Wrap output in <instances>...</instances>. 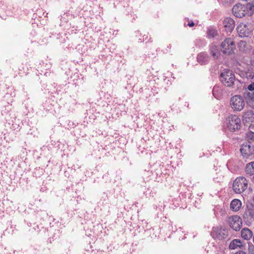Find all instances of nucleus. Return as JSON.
Listing matches in <instances>:
<instances>
[{"instance_id": "obj_1", "label": "nucleus", "mask_w": 254, "mask_h": 254, "mask_svg": "<svg viewBox=\"0 0 254 254\" xmlns=\"http://www.w3.org/2000/svg\"><path fill=\"white\" fill-rule=\"evenodd\" d=\"M232 12L233 14L238 18L251 16L254 12V5L251 3H247L246 4L239 3L233 6Z\"/></svg>"}, {"instance_id": "obj_2", "label": "nucleus", "mask_w": 254, "mask_h": 254, "mask_svg": "<svg viewBox=\"0 0 254 254\" xmlns=\"http://www.w3.org/2000/svg\"><path fill=\"white\" fill-rule=\"evenodd\" d=\"M254 29V25L250 22H240L238 23L236 30L239 37L241 38L248 37L253 34Z\"/></svg>"}, {"instance_id": "obj_3", "label": "nucleus", "mask_w": 254, "mask_h": 254, "mask_svg": "<svg viewBox=\"0 0 254 254\" xmlns=\"http://www.w3.org/2000/svg\"><path fill=\"white\" fill-rule=\"evenodd\" d=\"M226 125L229 131L234 132L241 128L242 126L241 120L236 115H230L226 120Z\"/></svg>"}, {"instance_id": "obj_4", "label": "nucleus", "mask_w": 254, "mask_h": 254, "mask_svg": "<svg viewBox=\"0 0 254 254\" xmlns=\"http://www.w3.org/2000/svg\"><path fill=\"white\" fill-rule=\"evenodd\" d=\"M248 181L244 177H237L234 181L233 189L236 193L243 192L248 188Z\"/></svg>"}, {"instance_id": "obj_5", "label": "nucleus", "mask_w": 254, "mask_h": 254, "mask_svg": "<svg viewBox=\"0 0 254 254\" xmlns=\"http://www.w3.org/2000/svg\"><path fill=\"white\" fill-rule=\"evenodd\" d=\"M220 47L222 53L228 55L234 54L236 50L235 43L231 38L225 39L221 43Z\"/></svg>"}, {"instance_id": "obj_6", "label": "nucleus", "mask_w": 254, "mask_h": 254, "mask_svg": "<svg viewBox=\"0 0 254 254\" xmlns=\"http://www.w3.org/2000/svg\"><path fill=\"white\" fill-rule=\"evenodd\" d=\"M220 80L227 86H231L235 80V76L230 69H225L221 74Z\"/></svg>"}, {"instance_id": "obj_7", "label": "nucleus", "mask_w": 254, "mask_h": 254, "mask_svg": "<svg viewBox=\"0 0 254 254\" xmlns=\"http://www.w3.org/2000/svg\"><path fill=\"white\" fill-rule=\"evenodd\" d=\"M231 108L234 111H241L245 107V102L243 97L235 95L231 97L230 101Z\"/></svg>"}, {"instance_id": "obj_8", "label": "nucleus", "mask_w": 254, "mask_h": 254, "mask_svg": "<svg viewBox=\"0 0 254 254\" xmlns=\"http://www.w3.org/2000/svg\"><path fill=\"white\" fill-rule=\"evenodd\" d=\"M240 152L244 158H254V147L249 143H244L242 145Z\"/></svg>"}, {"instance_id": "obj_9", "label": "nucleus", "mask_w": 254, "mask_h": 254, "mask_svg": "<svg viewBox=\"0 0 254 254\" xmlns=\"http://www.w3.org/2000/svg\"><path fill=\"white\" fill-rule=\"evenodd\" d=\"M229 226L233 230L237 231L242 226V221L241 217L238 215L230 216L228 219Z\"/></svg>"}, {"instance_id": "obj_10", "label": "nucleus", "mask_w": 254, "mask_h": 254, "mask_svg": "<svg viewBox=\"0 0 254 254\" xmlns=\"http://www.w3.org/2000/svg\"><path fill=\"white\" fill-rule=\"evenodd\" d=\"M223 24L225 30L230 32L233 30L235 26V22L234 19L230 17L225 18L223 21Z\"/></svg>"}, {"instance_id": "obj_11", "label": "nucleus", "mask_w": 254, "mask_h": 254, "mask_svg": "<svg viewBox=\"0 0 254 254\" xmlns=\"http://www.w3.org/2000/svg\"><path fill=\"white\" fill-rule=\"evenodd\" d=\"M242 120L245 125H248L254 121V114L252 111H247L243 113Z\"/></svg>"}, {"instance_id": "obj_12", "label": "nucleus", "mask_w": 254, "mask_h": 254, "mask_svg": "<svg viewBox=\"0 0 254 254\" xmlns=\"http://www.w3.org/2000/svg\"><path fill=\"white\" fill-rule=\"evenodd\" d=\"M243 218L247 221H254V208L252 207L246 209L244 213Z\"/></svg>"}, {"instance_id": "obj_13", "label": "nucleus", "mask_w": 254, "mask_h": 254, "mask_svg": "<svg viewBox=\"0 0 254 254\" xmlns=\"http://www.w3.org/2000/svg\"><path fill=\"white\" fill-rule=\"evenodd\" d=\"M242 202L238 199H234L230 203V209L235 212L238 211L242 207Z\"/></svg>"}, {"instance_id": "obj_14", "label": "nucleus", "mask_w": 254, "mask_h": 254, "mask_svg": "<svg viewBox=\"0 0 254 254\" xmlns=\"http://www.w3.org/2000/svg\"><path fill=\"white\" fill-rule=\"evenodd\" d=\"M225 231L221 229L214 230L212 232V235L214 239L222 240L225 238L226 235L225 233Z\"/></svg>"}, {"instance_id": "obj_15", "label": "nucleus", "mask_w": 254, "mask_h": 254, "mask_svg": "<svg viewBox=\"0 0 254 254\" xmlns=\"http://www.w3.org/2000/svg\"><path fill=\"white\" fill-rule=\"evenodd\" d=\"M241 233L242 237L246 240H250L253 235V232L247 228L242 229Z\"/></svg>"}, {"instance_id": "obj_16", "label": "nucleus", "mask_w": 254, "mask_h": 254, "mask_svg": "<svg viewBox=\"0 0 254 254\" xmlns=\"http://www.w3.org/2000/svg\"><path fill=\"white\" fill-rule=\"evenodd\" d=\"M243 247L242 242L239 239H234L229 244V248L231 250H235Z\"/></svg>"}, {"instance_id": "obj_17", "label": "nucleus", "mask_w": 254, "mask_h": 254, "mask_svg": "<svg viewBox=\"0 0 254 254\" xmlns=\"http://www.w3.org/2000/svg\"><path fill=\"white\" fill-rule=\"evenodd\" d=\"M245 173L247 175L252 176L254 175V162L248 163L245 167Z\"/></svg>"}, {"instance_id": "obj_18", "label": "nucleus", "mask_w": 254, "mask_h": 254, "mask_svg": "<svg viewBox=\"0 0 254 254\" xmlns=\"http://www.w3.org/2000/svg\"><path fill=\"white\" fill-rule=\"evenodd\" d=\"M238 47L239 50L243 52H246L250 50V46L248 43L243 40H241L238 43Z\"/></svg>"}, {"instance_id": "obj_19", "label": "nucleus", "mask_w": 254, "mask_h": 254, "mask_svg": "<svg viewBox=\"0 0 254 254\" xmlns=\"http://www.w3.org/2000/svg\"><path fill=\"white\" fill-rule=\"evenodd\" d=\"M208 56L206 53H200L197 57V62L201 64H204L208 61Z\"/></svg>"}, {"instance_id": "obj_20", "label": "nucleus", "mask_w": 254, "mask_h": 254, "mask_svg": "<svg viewBox=\"0 0 254 254\" xmlns=\"http://www.w3.org/2000/svg\"><path fill=\"white\" fill-rule=\"evenodd\" d=\"M210 52L212 56L214 58H218L219 55V52L218 47L216 45H212L210 46Z\"/></svg>"}, {"instance_id": "obj_21", "label": "nucleus", "mask_w": 254, "mask_h": 254, "mask_svg": "<svg viewBox=\"0 0 254 254\" xmlns=\"http://www.w3.org/2000/svg\"><path fill=\"white\" fill-rule=\"evenodd\" d=\"M245 137L249 142L254 141V132L248 131L246 133Z\"/></svg>"}, {"instance_id": "obj_22", "label": "nucleus", "mask_w": 254, "mask_h": 254, "mask_svg": "<svg viewBox=\"0 0 254 254\" xmlns=\"http://www.w3.org/2000/svg\"><path fill=\"white\" fill-rule=\"evenodd\" d=\"M207 37L209 38H212L215 37L217 35V31L216 30L214 29H210L207 32Z\"/></svg>"}, {"instance_id": "obj_23", "label": "nucleus", "mask_w": 254, "mask_h": 254, "mask_svg": "<svg viewBox=\"0 0 254 254\" xmlns=\"http://www.w3.org/2000/svg\"><path fill=\"white\" fill-rule=\"evenodd\" d=\"M246 98L250 100V101L254 100V92H247V93H246Z\"/></svg>"}, {"instance_id": "obj_24", "label": "nucleus", "mask_w": 254, "mask_h": 254, "mask_svg": "<svg viewBox=\"0 0 254 254\" xmlns=\"http://www.w3.org/2000/svg\"><path fill=\"white\" fill-rule=\"evenodd\" d=\"M248 252L249 254H254V246H251L249 247Z\"/></svg>"}, {"instance_id": "obj_25", "label": "nucleus", "mask_w": 254, "mask_h": 254, "mask_svg": "<svg viewBox=\"0 0 254 254\" xmlns=\"http://www.w3.org/2000/svg\"><path fill=\"white\" fill-rule=\"evenodd\" d=\"M248 89L251 91L254 90V82H253L248 86Z\"/></svg>"}, {"instance_id": "obj_26", "label": "nucleus", "mask_w": 254, "mask_h": 254, "mask_svg": "<svg viewBox=\"0 0 254 254\" xmlns=\"http://www.w3.org/2000/svg\"><path fill=\"white\" fill-rule=\"evenodd\" d=\"M188 25L190 27H193L194 25V23L192 21L190 20L189 21Z\"/></svg>"}, {"instance_id": "obj_27", "label": "nucleus", "mask_w": 254, "mask_h": 254, "mask_svg": "<svg viewBox=\"0 0 254 254\" xmlns=\"http://www.w3.org/2000/svg\"><path fill=\"white\" fill-rule=\"evenodd\" d=\"M234 254H247L246 253L243 251H239L238 252H237Z\"/></svg>"}, {"instance_id": "obj_28", "label": "nucleus", "mask_w": 254, "mask_h": 254, "mask_svg": "<svg viewBox=\"0 0 254 254\" xmlns=\"http://www.w3.org/2000/svg\"><path fill=\"white\" fill-rule=\"evenodd\" d=\"M252 106L254 109V100H252L251 101H250Z\"/></svg>"}, {"instance_id": "obj_29", "label": "nucleus", "mask_w": 254, "mask_h": 254, "mask_svg": "<svg viewBox=\"0 0 254 254\" xmlns=\"http://www.w3.org/2000/svg\"><path fill=\"white\" fill-rule=\"evenodd\" d=\"M253 201H254V198H253Z\"/></svg>"}]
</instances>
